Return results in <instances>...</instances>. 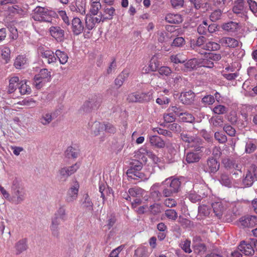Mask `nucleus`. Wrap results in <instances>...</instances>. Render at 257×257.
I'll return each mask as SVG.
<instances>
[{"instance_id":"nucleus-1","label":"nucleus","mask_w":257,"mask_h":257,"mask_svg":"<svg viewBox=\"0 0 257 257\" xmlns=\"http://www.w3.org/2000/svg\"><path fill=\"white\" fill-rule=\"evenodd\" d=\"M11 192L17 204L22 203L26 198L27 190L22 181L17 178H15L12 182Z\"/></svg>"},{"instance_id":"nucleus-2","label":"nucleus","mask_w":257,"mask_h":257,"mask_svg":"<svg viewBox=\"0 0 257 257\" xmlns=\"http://www.w3.org/2000/svg\"><path fill=\"white\" fill-rule=\"evenodd\" d=\"M67 214L64 205H60L55 212L54 217L52 218L51 224L50 227L52 234L53 236L58 238L59 236V227L60 220L63 221L67 219Z\"/></svg>"},{"instance_id":"nucleus-3","label":"nucleus","mask_w":257,"mask_h":257,"mask_svg":"<svg viewBox=\"0 0 257 257\" xmlns=\"http://www.w3.org/2000/svg\"><path fill=\"white\" fill-rule=\"evenodd\" d=\"M181 184L178 179L172 178L166 179L162 182V184L166 186L162 192L163 196L165 197H170L178 192Z\"/></svg>"},{"instance_id":"nucleus-4","label":"nucleus","mask_w":257,"mask_h":257,"mask_svg":"<svg viewBox=\"0 0 257 257\" xmlns=\"http://www.w3.org/2000/svg\"><path fill=\"white\" fill-rule=\"evenodd\" d=\"M256 242L257 240L254 239H250L249 243H246L245 241H242L238 246L237 250H234L231 253L232 257H242L241 252L244 253L245 255H252L254 250L252 245L253 244L255 246Z\"/></svg>"},{"instance_id":"nucleus-5","label":"nucleus","mask_w":257,"mask_h":257,"mask_svg":"<svg viewBox=\"0 0 257 257\" xmlns=\"http://www.w3.org/2000/svg\"><path fill=\"white\" fill-rule=\"evenodd\" d=\"M51 77V72L47 69H42L39 74L35 76L33 84L36 88L40 89L44 83L50 80Z\"/></svg>"},{"instance_id":"nucleus-6","label":"nucleus","mask_w":257,"mask_h":257,"mask_svg":"<svg viewBox=\"0 0 257 257\" xmlns=\"http://www.w3.org/2000/svg\"><path fill=\"white\" fill-rule=\"evenodd\" d=\"M79 168V165L76 163L69 167L60 168L58 172L57 177L61 181H66L71 175L74 174Z\"/></svg>"},{"instance_id":"nucleus-7","label":"nucleus","mask_w":257,"mask_h":257,"mask_svg":"<svg viewBox=\"0 0 257 257\" xmlns=\"http://www.w3.org/2000/svg\"><path fill=\"white\" fill-rule=\"evenodd\" d=\"M191 48L199 54L204 55L205 57H206V54H207L206 51H211L218 50L220 48V46L216 42L210 41L206 43L204 46Z\"/></svg>"},{"instance_id":"nucleus-8","label":"nucleus","mask_w":257,"mask_h":257,"mask_svg":"<svg viewBox=\"0 0 257 257\" xmlns=\"http://www.w3.org/2000/svg\"><path fill=\"white\" fill-rule=\"evenodd\" d=\"M127 180L135 184L147 180L149 178L141 171H126Z\"/></svg>"},{"instance_id":"nucleus-9","label":"nucleus","mask_w":257,"mask_h":257,"mask_svg":"<svg viewBox=\"0 0 257 257\" xmlns=\"http://www.w3.org/2000/svg\"><path fill=\"white\" fill-rule=\"evenodd\" d=\"M219 167L220 164L217 160L210 157L206 161V164L204 167V171L206 173L214 174L218 171Z\"/></svg>"},{"instance_id":"nucleus-10","label":"nucleus","mask_w":257,"mask_h":257,"mask_svg":"<svg viewBox=\"0 0 257 257\" xmlns=\"http://www.w3.org/2000/svg\"><path fill=\"white\" fill-rule=\"evenodd\" d=\"M38 51L40 56L47 63L51 64L56 61V57L54 56L52 51L45 50L44 48L42 47L38 48Z\"/></svg>"},{"instance_id":"nucleus-11","label":"nucleus","mask_w":257,"mask_h":257,"mask_svg":"<svg viewBox=\"0 0 257 257\" xmlns=\"http://www.w3.org/2000/svg\"><path fill=\"white\" fill-rule=\"evenodd\" d=\"M203 152L190 150L185 154V161L188 164L198 163L203 156Z\"/></svg>"},{"instance_id":"nucleus-12","label":"nucleus","mask_w":257,"mask_h":257,"mask_svg":"<svg viewBox=\"0 0 257 257\" xmlns=\"http://www.w3.org/2000/svg\"><path fill=\"white\" fill-rule=\"evenodd\" d=\"M195 97V93L191 90L182 92L179 97V99L182 103L190 105L193 103Z\"/></svg>"},{"instance_id":"nucleus-13","label":"nucleus","mask_w":257,"mask_h":257,"mask_svg":"<svg viewBox=\"0 0 257 257\" xmlns=\"http://www.w3.org/2000/svg\"><path fill=\"white\" fill-rule=\"evenodd\" d=\"M70 24L72 26V31L74 35H78L83 32L84 26L79 18H74Z\"/></svg>"},{"instance_id":"nucleus-14","label":"nucleus","mask_w":257,"mask_h":257,"mask_svg":"<svg viewBox=\"0 0 257 257\" xmlns=\"http://www.w3.org/2000/svg\"><path fill=\"white\" fill-rule=\"evenodd\" d=\"M79 187V184L76 183L68 190L66 198L67 202H72L77 198Z\"/></svg>"},{"instance_id":"nucleus-15","label":"nucleus","mask_w":257,"mask_h":257,"mask_svg":"<svg viewBox=\"0 0 257 257\" xmlns=\"http://www.w3.org/2000/svg\"><path fill=\"white\" fill-rule=\"evenodd\" d=\"M148 139L151 145L158 149H163L165 147V143L164 140L158 136H149Z\"/></svg>"},{"instance_id":"nucleus-16","label":"nucleus","mask_w":257,"mask_h":257,"mask_svg":"<svg viewBox=\"0 0 257 257\" xmlns=\"http://www.w3.org/2000/svg\"><path fill=\"white\" fill-rule=\"evenodd\" d=\"M46 14L47 9L38 6L34 10L33 13L32 14V18L35 21L41 22L44 17L47 15Z\"/></svg>"},{"instance_id":"nucleus-17","label":"nucleus","mask_w":257,"mask_h":257,"mask_svg":"<svg viewBox=\"0 0 257 257\" xmlns=\"http://www.w3.org/2000/svg\"><path fill=\"white\" fill-rule=\"evenodd\" d=\"M203 140L197 136L188 147L191 148V150L203 152Z\"/></svg>"},{"instance_id":"nucleus-18","label":"nucleus","mask_w":257,"mask_h":257,"mask_svg":"<svg viewBox=\"0 0 257 257\" xmlns=\"http://www.w3.org/2000/svg\"><path fill=\"white\" fill-rule=\"evenodd\" d=\"M51 36L57 41H62L64 37V31L59 27H51L50 28Z\"/></svg>"},{"instance_id":"nucleus-19","label":"nucleus","mask_w":257,"mask_h":257,"mask_svg":"<svg viewBox=\"0 0 257 257\" xmlns=\"http://www.w3.org/2000/svg\"><path fill=\"white\" fill-rule=\"evenodd\" d=\"M100 13L103 16V20H110L113 19L115 13V10L113 7L105 6L102 9V12Z\"/></svg>"},{"instance_id":"nucleus-20","label":"nucleus","mask_w":257,"mask_h":257,"mask_svg":"<svg viewBox=\"0 0 257 257\" xmlns=\"http://www.w3.org/2000/svg\"><path fill=\"white\" fill-rule=\"evenodd\" d=\"M219 42L224 46L235 48L238 46V42L234 38L230 37H223L219 40Z\"/></svg>"},{"instance_id":"nucleus-21","label":"nucleus","mask_w":257,"mask_h":257,"mask_svg":"<svg viewBox=\"0 0 257 257\" xmlns=\"http://www.w3.org/2000/svg\"><path fill=\"white\" fill-rule=\"evenodd\" d=\"M129 74V70L127 69H124L115 79L114 84L117 87V88H119L122 85L123 82L128 78Z\"/></svg>"},{"instance_id":"nucleus-22","label":"nucleus","mask_w":257,"mask_h":257,"mask_svg":"<svg viewBox=\"0 0 257 257\" xmlns=\"http://www.w3.org/2000/svg\"><path fill=\"white\" fill-rule=\"evenodd\" d=\"M199 64L198 60L196 58L191 59L184 63V67L182 69L186 72L191 71L196 69Z\"/></svg>"},{"instance_id":"nucleus-23","label":"nucleus","mask_w":257,"mask_h":257,"mask_svg":"<svg viewBox=\"0 0 257 257\" xmlns=\"http://www.w3.org/2000/svg\"><path fill=\"white\" fill-rule=\"evenodd\" d=\"M16 254H19L22 252L26 250L28 248L27 240L26 238H23L18 241L15 244Z\"/></svg>"},{"instance_id":"nucleus-24","label":"nucleus","mask_w":257,"mask_h":257,"mask_svg":"<svg viewBox=\"0 0 257 257\" xmlns=\"http://www.w3.org/2000/svg\"><path fill=\"white\" fill-rule=\"evenodd\" d=\"M249 82L245 81L243 84L242 87L245 90L244 95L246 96L254 97L257 94V86L253 87V88L249 87Z\"/></svg>"},{"instance_id":"nucleus-25","label":"nucleus","mask_w":257,"mask_h":257,"mask_svg":"<svg viewBox=\"0 0 257 257\" xmlns=\"http://www.w3.org/2000/svg\"><path fill=\"white\" fill-rule=\"evenodd\" d=\"M167 22L171 24H178L183 21L182 16L179 14H168L165 18Z\"/></svg>"},{"instance_id":"nucleus-26","label":"nucleus","mask_w":257,"mask_h":257,"mask_svg":"<svg viewBox=\"0 0 257 257\" xmlns=\"http://www.w3.org/2000/svg\"><path fill=\"white\" fill-rule=\"evenodd\" d=\"M27 64V59L23 55H19L15 60L14 65L17 68H24Z\"/></svg>"},{"instance_id":"nucleus-27","label":"nucleus","mask_w":257,"mask_h":257,"mask_svg":"<svg viewBox=\"0 0 257 257\" xmlns=\"http://www.w3.org/2000/svg\"><path fill=\"white\" fill-rule=\"evenodd\" d=\"M222 28L224 31L228 32H234L237 30L238 28V24L236 22L230 21L223 24L222 25Z\"/></svg>"},{"instance_id":"nucleus-28","label":"nucleus","mask_w":257,"mask_h":257,"mask_svg":"<svg viewBox=\"0 0 257 257\" xmlns=\"http://www.w3.org/2000/svg\"><path fill=\"white\" fill-rule=\"evenodd\" d=\"M129 165L127 171H141L143 168V162L137 159H132Z\"/></svg>"},{"instance_id":"nucleus-29","label":"nucleus","mask_w":257,"mask_h":257,"mask_svg":"<svg viewBox=\"0 0 257 257\" xmlns=\"http://www.w3.org/2000/svg\"><path fill=\"white\" fill-rule=\"evenodd\" d=\"M19 81V78L18 77H13L11 78L9 80V85L8 89V93H12L15 91L18 87Z\"/></svg>"},{"instance_id":"nucleus-30","label":"nucleus","mask_w":257,"mask_h":257,"mask_svg":"<svg viewBox=\"0 0 257 257\" xmlns=\"http://www.w3.org/2000/svg\"><path fill=\"white\" fill-rule=\"evenodd\" d=\"M218 180L222 185L228 187L231 186L232 178L228 174L221 173Z\"/></svg>"},{"instance_id":"nucleus-31","label":"nucleus","mask_w":257,"mask_h":257,"mask_svg":"<svg viewBox=\"0 0 257 257\" xmlns=\"http://www.w3.org/2000/svg\"><path fill=\"white\" fill-rule=\"evenodd\" d=\"M128 192V194L133 197L141 198L143 196L145 191L140 187H135L130 188Z\"/></svg>"},{"instance_id":"nucleus-32","label":"nucleus","mask_w":257,"mask_h":257,"mask_svg":"<svg viewBox=\"0 0 257 257\" xmlns=\"http://www.w3.org/2000/svg\"><path fill=\"white\" fill-rule=\"evenodd\" d=\"M212 208L216 216L220 217L222 216L224 210V207L221 202H216L212 204Z\"/></svg>"},{"instance_id":"nucleus-33","label":"nucleus","mask_w":257,"mask_h":257,"mask_svg":"<svg viewBox=\"0 0 257 257\" xmlns=\"http://www.w3.org/2000/svg\"><path fill=\"white\" fill-rule=\"evenodd\" d=\"M52 120V113L50 112L43 113L39 118V121L44 125H48Z\"/></svg>"},{"instance_id":"nucleus-34","label":"nucleus","mask_w":257,"mask_h":257,"mask_svg":"<svg viewBox=\"0 0 257 257\" xmlns=\"http://www.w3.org/2000/svg\"><path fill=\"white\" fill-rule=\"evenodd\" d=\"M104 123H101L99 121H95L91 125L92 133L95 136H97L100 134L101 130H103Z\"/></svg>"},{"instance_id":"nucleus-35","label":"nucleus","mask_w":257,"mask_h":257,"mask_svg":"<svg viewBox=\"0 0 257 257\" xmlns=\"http://www.w3.org/2000/svg\"><path fill=\"white\" fill-rule=\"evenodd\" d=\"M170 60L172 62L177 63H184L187 60V58L183 54L179 53L170 56Z\"/></svg>"},{"instance_id":"nucleus-36","label":"nucleus","mask_w":257,"mask_h":257,"mask_svg":"<svg viewBox=\"0 0 257 257\" xmlns=\"http://www.w3.org/2000/svg\"><path fill=\"white\" fill-rule=\"evenodd\" d=\"M180 137L181 140L185 143L188 144L187 146H189L194 139L197 137L196 135H192L190 133L183 132L181 133Z\"/></svg>"},{"instance_id":"nucleus-37","label":"nucleus","mask_w":257,"mask_h":257,"mask_svg":"<svg viewBox=\"0 0 257 257\" xmlns=\"http://www.w3.org/2000/svg\"><path fill=\"white\" fill-rule=\"evenodd\" d=\"M151 92L139 93V103H143L150 101L153 98Z\"/></svg>"},{"instance_id":"nucleus-38","label":"nucleus","mask_w":257,"mask_h":257,"mask_svg":"<svg viewBox=\"0 0 257 257\" xmlns=\"http://www.w3.org/2000/svg\"><path fill=\"white\" fill-rule=\"evenodd\" d=\"M65 153L67 157L75 159L78 157L79 152L78 149L70 146L67 148Z\"/></svg>"},{"instance_id":"nucleus-39","label":"nucleus","mask_w":257,"mask_h":257,"mask_svg":"<svg viewBox=\"0 0 257 257\" xmlns=\"http://www.w3.org/2000/svg\"><path fill=\"white\" fill-rule=\"evenodd\" d=\"M55 55L61 64H64L67 62L68 57L64 52L57 50L55 52Z\"/></svg>"},{"instance_id":"nucleus-40","label":"nucleus","mask_w":257,"mask_h":257,"mask_svg":"<svg viewBox=\"0 0 257 257\" xmlns=\"http://www.w3.org/2000/svg\"><path fill=\"white\" fill-rule=\"evenodd\" d=\"M20 93L22 95L28 94L31 92V88L29 85L27 84L26 81L21 82L20 86L19 87Z\"/></svg>"},{"instance_id":"nucleus-41","label":"nucleus","mask_w":257,"mask_h":257,"mask_svg":"<svg viewBox=\"0 0 257 257\" xmlns=\"http://www.w3.org/2000/svg\"><path fill=\"white\" fill-rule=\"evenodd\" d=\"M244 8V0H238L234 3L232 11L235 14H240Z\"/></svg>"},{"instance_id":"nucleus-42","label":"nucleus","mask_w":257,"mask_h":257,"mask_svg":"<svg viewBox=\"0 0 257 257\" xmlns=\"http://www.w3.org/2000/svg\"><path fill=\"white\" fill-rule=\"evenodd\" d=\"M206 40V38L204 36H200L197 40H192L191 41V47L204 46Z\"/></svg>"},{"instance_id":"nucleus-43","label":"nucleus","mask_w":257,"mask_h":257,"mask_svg":"<svg viewBox=\"0 0 257 257\" xmlns=\"http://www.w3.org/2000/svg\"><path fill=\"white\" fill-rule=\"evenodd\" d=\"M179 118L182 121L186 122L192 123L195 120L194 117L191 113L187 112L185 110Z\"/></svg>"},{"instance_id":"nucleus-44","label":"nucleus","mask_w":257,"mask_h":257,"mask_svg":"<svg viewBox=\"0 0 257 257\" xmlns=\"http://www.w3.org/2000/svg\"><path fill=\"white\" fill-rule=\"evenodd\" d=\"M211 208L206 205H201L198 207V214L200 215L207 216L209 215Z\"/></svg>"},{"instance_id":"nucleus-45","label":"nucleus","mask_w":257,"mask_h":257,"mask_svg":"<svg viewBox=\"0 0 257 257\" xmlns=\"http://www.w3.org/2000/svg\"><path fill=\"white\" fill-rule=\"evenodd\" d=\"M169 110L180 117L185 110L181 106L175 105L170 106Z\"/></svg>"},{"instance_id":"nucleus-46","label":"nucleus","mask_w":257,"mask_h":257,"mask_svg":"<svg viewBox=\"0 0 257 257\" xmlns=\"http://www.w3.org/2000/svg\"><path fill=\"white\" fill-rule=\"evenodd\" d=\"M203 198V196L198 194L196 191L191 192L189 195V199L193 203L200 201Z\"/></svg>"},{"instance_id":"nucleus-47","label":"nucleus","mask_w":257,"mask_h":257,"mask_svg":"<svg viewBox=\"0 0 257 257\" xmlns=\"http://www.w3.org/2000/svg\"><path fill=\"white\" fill-rule=\"evenodd\" d=\"M126 100L130 103H139V93L132 92L127 95Z\"/></svg>"},{"instance_id":"nucleus-48","label":"nucleus","mask_w":257,"mask_h":257,"mask_svg":"<svg viewBox=\"0 0 257 257\" xmlns=\"http://www.w3.org/2000/svg\"><path fill=\"white\" fill-rule=\"evenodd\" d=\"M194 250L199 254H202L207 250V247L204 243L196 242L194 245Z\"/></svg>"},{"instance_id":"nucleus-49","label":"nucleus","mask_w":257,"mask_h":257,"mask_svg":"<svg viewBox=\"0 0 257 257\" xmlns=\"http://www.w3.org/2000/svg\"><path fill=\"white\" fill-rule=\"evenodd\" d=\"M243 184L246 187L250 186L253 182V177L250 172H248L245 177L242 181Z\"/></svg>"},{"instance_id":"nucleus-50","label":"nucleus","mask_w":257,"mask_h":257,"mask_svg":"<svg viewBox=\"0 0 257 257\" xmlns=\"http://www.w3.org/2000/svg\"><path fill=\"white\" fill-rule=\"evenodd\" d=\"M84 200L83 202V207L89 210H93V203L91 201V199L89 197L88 194H85L84 195Z\"/></svg>"},{"instance_id":"nucleus-51","label":"nucleus","mask_w":257,"mask_h":257,"mask_svg":"<svg viewBox=\"0 0 257 257\" xmlns=\"http://www.w3.org/2000/svg\"><path fill=\"white\" fill-rule=\"evenodd\" d=\"M222 12L221 10L218 9L214 11L210 15V19L212 22H216L220 19Z\"/></svg>"},{"instance_id":"nucleus-52","label":"nucleus","mask_w":257,"mask_h":257,"mask_svg":"<svg viewBox=\"0 0 257 257\" xmlns=\"http://www.w3.org/2000/svg\"><path fill=\"white\" fill-rule=\"evenodd\" d=\"M213 111L216 114H223L227 112L228 109L223 105H218L213 108Z\"/></svg>"},{"instance_id":"nucleus-53","label":"nucleus","mask_w":257,"mask_h":257,"mask_svg":"<svg viewBox=\"0 0 257 257\" xmlns=\"http://www.w3.org/2000/svg\"><path fill=\"white\" fill-rule=\"evenodd\" d=\"M10 49L8 47H5L2 50V57L6 63H8L10 61Z\"/></svg>"},{"instance_id":"nucleus-54","label":"nucleus","mask_w":257,"mask_h":257,"mask_svg":"<svg viewBox=\"0 0 257 257\" xmlns=\"http://www.w3.org/2000/svg\"><path fill=\"white\" fill-rule=\"evenodd\" d=\"M165 214L166 216L169 219L175 220L177 217L178 214L174 209H167L165 211Z\"/></svg>"},{"instance_id":"nucleus-55","label":"nucleus","mask_w":257,"mask_h":257,"mask_svg":"<svg viewBox=\"0 0 257 257\" xmlns=\"http://www.w3.org/2000/svg\"><path fill=\"white\" fill-rule=\"evenodd\" d=\"M95 25L93 22L92 17L86 16L85 18V27L89 31L92 30Z\"/></svg>"},{"instance_id":"nucleus-56","label":"nucleus","mask_w":257,"mask_h":257,"mask_svg":"<svg viewBox=\"0 0 257 257\" xmlns=\"http://www.w3.org/2000/svg\"><path fill=\"white\" fill-rule=\"evenodd\" d=\"M201 102L204 105H211L215 102V99L213 95H207L202 98Z\"/></svg>"},{"instance_id":"nucleus-57","label":"nucleus","mask_w":257,"mask_h":257,"mask_svg":"<svg viewBox=\"0 0 257 257\" xmlns=\"http://www.w3.org/2000/svg\"><path fill=\"white\" fill-rule=\"evenodd\" d=\"M9 10L12 13L17 14L20 16H23L25 13L24 10L18 5H14L9 8Z\"/></svg>"},{"instance_id":"nucleus-58","label":"nucleus","mask_w":257,"mask_h":257,"mask_svg":"<svg viewBox=\"0 0 257 257\" xmlns=\"http://www.w3.org/2000/svg\"><path fill=\"white\" fill-rule=\"evenodd\" d=\"M214 138L219 143L221 144L226 143L227 140V137L224 134L218 132L215 133Z\"/></svg>"},{"instance_id":"nucleus-59","label":"nucleus","mask_w":257,"mask_h":257,"mask_svg":"<svg viewBox=\"0 0 257 257\" xmlns=\"http://www.w3.org/2000/svg\"><path fill=\"white\" fill-rule=\"evenodd\" d=\"M185 44V41L184 39L182 37L176 38L171 44V46L173 47H182Z\"/></svg>"},{"instance_id":"nucleus-60","label":"nucleus","mask_w":257,"mask_h":257,"mask_svg":"<svg viewBox=\"0 0 257 257\" xmlns=\"http://www.w3.org/2000/svg\"><path fill=\"white\" fill-rule=\"evenodd\" d=\"M150 211L153 215H157L161 212V206L157 203H154L150 206Z\"/></svg>"},{"instance_id":"nucleus-61","label":"nucleus","mask_w":257,"mask_h":257,"mask_svg":"<svg viewBox=\"0 0 257 257\" xmlns=\"http://www.w3.org/2000/svg\"><path fill=\"white\" fill-rule=\"evenodd\" d=\"M248 216H242L239 218V221L237 222L238 226L242 228L248 227Z\"/></svg>"},{"instance_id":"nucleus-62","label":"nucleus","mask_w":257,"mask_h":257,"mask_svg":"<svg viewBox=\"0 0 257 257\" xmlns=\"http://www.w3.org/2000/svg\"><path fill=\"white\" fill-rule=\"evenodd\" d=\"M103 123V130L105 131L106 133L110 134H114L115 133L116 128L112 124L109 122H106Z\"/></svg>"},{"instance_id":"nucleus-63","label":"nucleus","mask_w":257,"mask_h":257,"mask_svg":"<svg viewBox=\"0 0 257 257\" xmlns=\"http://www.w3.org/2000/svg\"><path fill=\"white\" fill-rule=\"evenodd\" d=\"M224 131L229 136L233 137L235 135V130L229 124H225L223 127Z\"/></svg>"},{"instance_id":"nucleus-64","label":"nucleus","mask_w":257,"mask_h":257,"mask_svg":"<svg viewBox=\"0 0 257 257\" xmlns=\"http://www.w3.org/2000/svg\"><path fill=\"white\" fill-rule=\"evenodd\" d=\"M116 221V219L114 215L111 214L110 216H108L106 221V225L108 228V229H110L114 225Z\"/></svg>"}]
</instances>
